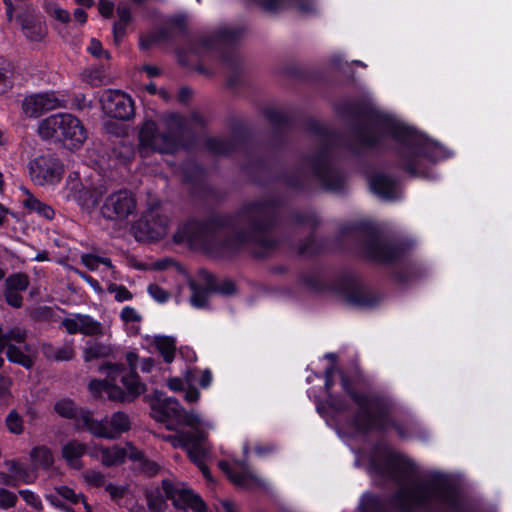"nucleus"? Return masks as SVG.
<instances>
[{
	"instance_id": "1",
	"label": "nucleus",
	"mask_w": 512,
	"mask_h": 512,
	"mask_svg": "<svg viewBox=\"0 0 512 512\" xmlns=\"http://www.w3.org/2000/svg\"><path fill=\"white\" fill-rule=\"evenodd\" d=\"M372 134L363 139L364 144L374 146L387 136L393 138L401 146L400 153L406 169L414 174L423 175L419 166L426 161L437 162L451 155L446 148L406 125L395 115H382Z\"/></svg>"
},
{
	"instance_id": "2",
	"label": "nucleus",
	"mask_w": 512,
	"mask_h": 512,
	"mask_svg": "<svg viewBox=\"0 0 512 512\" xmlns=\"http://www.w3.org/2000/svg\"><path fill=\"white\" fill-rule=\"evenodd\" d=\"M371 476H382L395 480H405L395 496V506L403 512H411L431 500L443 501L446 491L434 484L410 481L414 464L406 457L389 449L379 450L368 467Z\"/></svg>"
},
{
	"instance_id": "3",
	"label": "nucleus",
	"mask_w": 512,
	"mask_h": 512,
	"mask_svg": "<svg viewBox=\"0 0 512 512\" xmlns=\"http://www.w3.org/2000/svg\"><path fill=\"white\" fill-rule=\"evenodd\" d=\"M100 372L105 375V379L92 380L89 383V390L95 396L130 402L146 390L136 371H128L123 366L108 363L100 368Z\"/></svg>"
},
{
	"instance_id": "4",
	"label": "nucleus",
	"mask_w": 512,
	"mask_h": 512,
	"mask_svg": "<svg viewBox=\"0 0 512 512\" xmlns=\"http://www.w3.org/2000/svg\"><path fill=\"white\" fill-rule=\"evenodd\" d=\"M183 425L189 427L192 432L168 436L165 440L175 448L187 449L189 458L199 467L203 476L211 480L210 472L204 464L208 451L200 444L206 440L209 431L215 428L213 421L197 412H191L183 416Z\"/></svg>"
},
{
	"instance_id": "5",
	"label": "nucleus",
	"mask_w": 512,
	"mask_h": 512,
	"mask_svg": "<svg viewBox=\"0 0 512 512\" xmlns=\"http://www.w3.org/2000/svg\"><path fill=\"white\" fill-rule=\"evenodd\" d=\"M38 133L43 139L57 138L71 149H79L88 138V132L76 116L70 113L53 114L38 125Z\"/></svg>"
},
{
	"instance_id": "6",
	"label": "nucleus",
	"mask_w": 512,
	"mask_h": 512,
	"mask_svg": "<svg viewBox=\"0 0 512 512\" xmlns=\"http://www.w3.org/2000/svg\"><path fill=\"white\" fill-rule=\"evenodd\" d=\"M343 389L350 395L358 407L356 419L358 429L368 431L374 428L385 429L389 426V405L381 398L355 393L346 378H342Z\"/></svg>"
},
{
	"instance_id": "7",
	"label": "nucleus",
	"mask_w": 512,
	"mask_h": 512,
	"mask_svg": "<svg viewBox=\"0 0 512 512\" xmlns=\"http://www.w3.org/2000/svg\"><path fill=\"white\" fill-rule=\"evenodd\" d=\"M79 420L94 436L105 439H116L131 427L128 415L123 412H116L103 420H95L90 411H81Z\"/></svg>"
},
{
	"instance_id": "8",
	"label": "nucleus",
	"mask_w": 512,
	"mask_h": 512,
	"mask_svg": "<svg viewBox=\"0 0 512 512\" xmlns=\"http://www.w3.org/2000/svg\"><path fill=\"white\" fill-rule=\"evenodd\" d=\"M26 332L20 327H14L7 331L0 325V354L6 351L10 362L22 365L25 368L33 366V358L30 348L25 344Z\"/></svg>"
},
{
	"instance_id": "9",
	"label": "nucleus",
	"mask_w": 512,
	"mask_h": 512,
	"mask_svg": "<svg viewBox=\"0 0 512 512\" xmlns=\"http://www.w3.org/2000/svg\"><path fill=\"white\" fill-rule=\"evenodd\" d=\"M178 147L174 135H164L157 132L153 121H146L139 133V152L141 156H148L152 152L173 153Z\"/></svg>"
},
{
	"instance_id": "10",
	"label": "nucleus",
	"mask_w": 512,
	"mask_h": 512,
	"mask_svg": "<svg viewBox=\"0 0 512 512\" xmlns=\"http://www.w3.org/2000/svg\"><path fill=\"white\" fill-rule=\"evenodd\" d=\"M136 210V200L128 190H118L109 194L101 207V214L108 220L121 221Z\"/></svg>"
},
{
	"instance_id": "11",
	"label": "nucleus",
	"mask_w": 512,
	"mask_h": 512,
	"mask_svg": "<svg viewBox=\"0 0 512 512\" xmlns=\"http://www.w3.org/2000/svg\"><path fill=\"white\" fill-rule=\"evenodd\" d=\"M163 491L173 505L178 509H191L194 512H204L206 505L199 495L195 494L185 484L180 482H171L164 480L162 483Z\"/></svg>"
},
{
	"instance_id": "12",
	"label": "nucleus",
	"mask_w": 512,
	"mask_h": 512,
	"mask_svg": "<svg viewBox=\"0 0 512 512\" xmlns=\"http://www.w3.org/2000/svg\"><path fill=\"white\" fill-rule=\"evenodd\" d=\"M102 110L110 117L128 120L134 115L132 98L119 90H106L100 97Z\"/></svg>"
},
{
	"instance_id": "13",
	"label": "nucleus",
	"mask_w": 512,
	"mask_h": 512,
	"mask_svg": "<svg viewBox=\"0 0 512 512\" xmlns=\"http://www.w3.org/2000/svg\"><path fill=\"white\" fill-rule=\"evenodd\" d=\"M28 169L31 180L40 186L56 184L62 176V167L59 162L47 156H40L30 161Z\"/></svg>"
},
{
	"instance_id": "14",
	"label": "nucleus",
	"mask_w": 512,
	"mask_h": 512,
	"mask_svg": "<svg viewBox=\"0 0 512 512\" xmlns=\"http://www.w3.org/2000/svg\"><path fill=\"white\" fill-rule=\"evenodd\" d=\"M65 99L59 97L55 92H44L28 95L22 102V110L29 118H37L42 113L63 107Z\"/></svg>"
},
{
	"instance_id": "15",
	"label": "nucleus",
	"mask_w": 512,
	"mask_h": 512,
	"mask_svg": "<svg viewBox=\"0 0 512 512\" xmlns=\"http://www.w3.org/2000/svg\"><path fill=\"white\" fill-rule=\"evenodd\" d=\"M93 457H100L101 462L106 467L116 466L124 462L126 457L133 461L143 459V453L136 449L131 443H126L125 447L114 445L109 448L97 447L90 452Z\"/></svg>"
},
{
	"instance_id": "16",
	"label": "nucleus",
	"mask_w": 512,
	"mask_h": 512,
	"mask_svg": "<svg viewBox=\"0 0 512 512\" xmlns=\"http://www.w3.org/2000/svg\"><path fill=\"white\" fill-rule=\"evenodd\" d=\"M219 467L237 486L246 489H255L264 485V482L253 474L246 464L241 461H235L232 464L226 461H221L219 462Z\"/></svg>"
},
{
	"instance_id": "17",
	"label": "nucleus",
	"mask_w": 512,
	"mask_h": 512,
	"mask_svg": "<svg viewBox=\"0 0 512 512\" xmlns=\"http://www.w3.org/2000/svg\"><path fill=\"white\" fill-rule=\"evenodd\" d=\"M64 194L67 199L75 200L87 209L94 208L98 203V197L83 187L79 174L76 172L68 176Z\"/></svg>"
},
{
	"instance_id": "18",
	"label": "nucleus",
	"mask_w": 512,
	"mask_h": 512,
	"mask_svg": "<svg viewBox=\"0 0 512 512\" xmlns=\"http://www.w3.org/2000/svg\"><path fill=\"white\" fill-rule=\"evenodd\" d=\"M191 412L192 411H185L180 403L175 398L171 397L157 399L152 406V416L159 422H165L169 419H173L183 425V416L185 413Z\"/></svg>"
},
{
	"instance_id": "19",
	"label": "nucleus",
	"mask_w": 512,
	"mask_h": 512,
	"mask_svg": "<svg viewBox=\"0 0 512 512\" xmlns=\"http://www.w3.org/2000/svg\"><path fill=\"white\" fill-rule=\"evenodd\" d=\"M69 334L81 333L84 335H97L101 333V324L91 316L85 314H73L62 321Z\"/></svg>"
},
{
	"instance_id": "20",
	"label": "nucleus",
	"mask_w": 512,
	"mask_h": 512,
	"mask_svg": "<svg viewBox=\"0 0 512 512\" xmlns=\"http://www.w3.org/2000/svg\"><path fill=\"white\" fill-rule=\"evenodd\" d=\"M193 294L191 296V304L196 308H205L208 299L216 294L231 295L235 292V285L231 281H224L220 285L212 289L199 290L194 284H191Z\"/></svg>"
},
{
	"instance_id": "21",
	"label": "nucleus",
	"mask_w": 512,
	"mask_h": 512,
	"mask_svg": "<svg viewBox=\"0 0 512 512\" xmlns=\"http://www.w3.org/2000/svg\"><path fill=\"white\" fill-rule=\"evenodd\" d=\"M21 30L26 39L32 42H40L47 35V26L44 21L25 15L20 18Z\"/></svg>"
},
{
	"instance_id": "22",
	"label": "nucleus",
	"mask_w": 512,
	"mask_h": 512,
	"mask_svg": "<svg viewBox=\"0 0 512 512\" xmlns=\"http://www.w3.org/2000/svg\"><path fill=\"white\" fill-rule=\"evenodd\" d=\"M20 191L22 192L21 203L24 208H26L29 212H34L38 216L46 219L52 220L55 216L54 209L37 199L27 188L21 187Z\"/></svg>"
},
{
	"instance_id": "23",
	"label": "nucleus",
	"mask_w": 512,
	"mask_h": 512,
	"mask_svg": "<svg viewBox=\"0 0 512 512\" xmlns=\"http://www.w3.org/2000/svg\"><path fill=\"white\" fill-rule=\"evenodd\" d=\"M372 192L379 197L391 200L397 196V185L394 180L383 174H374L369 178Z\"/></svg>"
},
{
	"instance_id": "24",
	"label": "nucleus",
	"mask_w": 512,
	"mask_h": 512,
	"mask_svg": "<svg viewBox=\"0 0 512 512\" xmlns=\"http://www.w3.org/2000/svg\"><path fill=\"white\" fill-rule=\"evenodd\" d=\"M372 192L379 197L391 200L397 196V185L394 180L383 174H374L369 178Z\"/></svg>"
},
{
	"instance_id": "25",
	"label": "nucleus",
	"mask_w": 512,
	"mask_h": 512,
	"mask_svg": "<svg viewBox=\"0 0 512 512\" xmlns=\"http://www.w3.org/2000/svg\"><path fill=\"white\" fill-rule=\"evenodd\" d=\"M9 474L0 472V484L2 485H16L18 481L24 483H31L35 479L34 475L28 474L22 464L18 462H7Z\"/></svg>"
},
{
	"instance_id": "26",
	"label": "nucleus",
	"mask_w": 512,
	"mask_h": 512,
	"mask_svg": "<svg viewBox=\"0 0 512 512\" xmlns=\"http://www.w3.org/2000/svg\"><path fill=\"white\" fill-rule=\"evenodd\" d=\"M152 348L161 354L166 363H171L174 359L176 342L170 336H153L147 339Z\"/></svg>"
},
{
	"instance_id": "27",
	"label": "nucleus",
	"mask_w": 512,
	"mask_h": 512,
	"mask_svg": "<svg viewBox=\"0 0 512 512\" xmlns=\"http://www.w3.org/2000/svg\"><path fill=\"white\" fill-rule=\"evenodd\" d=\"M86 446L78 441H69L62 447V456L72 468H81L80 458L86 452Z\"/></svg>"
},
{
	"instance_id": "28",
	"label": "nucleus",
	"mask_w": 512,
	"mask_h": 512,
	"mask_svg": "<svg viewBox=\"0 0 512 512\" xmlns=\"http://www.w3.org/2000/svg\"><path fill=\"white\" fill-rule=\"evenodd\" d=\"M106 491L109 493L110 498L119 506L125 507L129 510L134 508V495L127 487L108 484L106 486Z\"/></svg>"
},
{
	"instance_id": "29",
	"label": "nucleus",
	"mask_w": 512,
	"mask_h": 512,
	"mask_svg": "<svg viewBox=\"0 0 512 512\" xmlns=\"http://www.w3.org/2000/svg\"><path fill=\"white\" fill-rule=\"evenodd\" d=\"M30 459L34 466L41 468H49L53 464V455L51 450L46 446H36L30 452Z\"/></svg>"
},
{
	"instance_id": "30",
	"label": "nucleus",
	"mask_w": 512,
	"mask_h": 512,
	"mask_svg": "<svg viewBox=\"0 0 512 512\" xmlns=\"http://www.w3.org/2000/svg\"><path fill=\"white\" fill-rule=\"evenodd\" d=\"M117 15L118 21L114 24L113 27V34L116 42H118L119 39L124 35L125 29L130 22L131 13L129 7L124 4L119 5L117 7Z\"/></svg>"
},
{
	"instance_id": "31",
	"label": "nucleus",
	"mask_w": 512,
	"mask_h": 512,
	"mask_svg": "<svg viewBox=\"0 0 512 512\" xmlns=\"http://www.w3.org/2000/svg\"><path fill=\"white\" fill-rule=\"evenodd\" d=\"M120 318L131 333H137L140 330L142 317L133 307L125 306L120 313Z\"/></svg>"
},
{
	"instance_id": "32",
	"label": "nucleus",
	"mask_w": 512,
	"mask_h": 512,
	"mask_svg": "<svg viewBox=\"0 0 512 512\" xmlns=\"http://www.w3.org/2000/svg\"><path fill=\"white\" fill-rule=\"evenodd\" d=\"M147 226V236L150 239L156 240L166 235L167 233V224L168 220L164 216L157 215V219H153V222H150V219H146Z\"/></svg>"
},
{
	"instance_id": "33",
	"label": "nucleus",
	"mask_w": 512,
	"mask_h": 512,
	"mask_svg": "<svg viewBox=\"0 0 512 512\" xmlns=\"http://www.w3.org/2000/svg\"><path fill=\"white\" fill-rule=\"evenodd\" d=\"M199 379L200 386L207 388L212 382V375L209 370H188L185 373V382L187 386H192Z\"/></svg>"
},
{
	"instance_id": "34",
	"label": "nucleus",
	"mask_w": 512,
	"mask_h": 512,
	"mask_svg": "<svg viewBox=\"0 0 512 512\" xmlns=\"http://www.w3.org/2000/svg\"><path fill=\"white\" fill-rule=\"evenodd\" d=\"M395 251L396 249L391 246L374 243L370 248L369 256L373 259L386 262L391 261L395 257Z\"/></svg>"
},
{
	"instance_id": "35",
	"label": "nucleus",
	"mask_w": 512,
	"mask_h": 512,
	"mask_svg": "<svg viewBox=\"0 0 512 512\" xmlns=\"http://www.w3.org/2000/svg\"><path fill=\"white\" fill-rule=\"evenodd\" d=\"M81 261L90 270H97L100 266H103L105 271L113 273L114 267L108 258H100L92 254H85L82 255Z\"/></svg>"
},
{
	"instance_id": "36",
	"label": "nucleus",
	"mask_w": 512,
	"mask_h": 512,
	"mask_svg": "<svg viewBox=\"0 0 512 512\" xmlns=\"http://www.w3.org/2000/svg\"><path fill=\"white\" fill-rule=\"evenodd\" d=\"M347 301L355 306L359 307H369L374 304V301L369 297L367 292L361 288H355L353 289L348 295H347Z\"/></svg>"
},
{
	"instance_id": "37",
	"label": "nucleus",
	"mask_w": 512,
	"mask_h": 512,
	"mask_svg": "<svg viewBox=\"0 0 512 512\" xmlns=\"http://www.w3.org/2000/svg\"><path fill=\"white\" fill-rule=\"evenodd\" d=\"M5 284L7 290L21 292L28 288L29 281L26 275L18 273L8 277Z\"/></svg>"
},
{
	"instance_id": "38",
	"label": "nucleus",
	"mask_w": 512,
	"mask_h": 512,
	"mask_svg": "<svg viewBox=\"0 0 512 512\" xmlns=\"http://www.w3.org/2000/svg\"><path fill=\"white\" fill-rule=\"evenodd\" d=\"M56 492L62 498L68 500L69 502L76 504L82 501L87 512H90L88 504L83 500V496L81 493H76L73 489L67 486H60L56 488Z\"/></svg>"
},
{
	"instance_id": "39",
	"label": "nucleus",
	"mask_w": 512,
	"mask_h": 512,
	"mask_svg": "<svg viewBox=\"0 0 512 512\" xmlns=\"http://www.w3.org/2000/svg\"><path fill=\"white\" fill-rule=\"evenodd\" d=\"M54 409L57 414L66 418H73L77 415V409L70 399H61L55 403Z\"/></svg>"
},
{
	"instance_id": "40",
	"label": "nucleus",
	"mask_w": 512,
	"mask_h": 512,
	"mask_svg": "<svg viewBox=\"0 0 512 512\" xmlns=\"http://www.w3.org/2000/svg\"><path fill=\"white\" fill-rule=\"evenodd\" d=\"M109 349L100 343H88L84 349V360L90 361L94 358L106 356Z\"/></svg>"
},
{
	"instance_id": "41",
	"label": "nucleus",
	"mask_w": 512,
	"mask_h": 512,
	"mask_svg": "<svg viewBox=\"0 0 512 512\" xmlns=\"http://www.w3.org/2000/svg\"><path fill=\"white\" fill-rule=\"evenodd\" d=\"M7 429L13 434H21L24 430L23 420L16 411H11L6 417Z\"/></svg>"
},
{
	"instance_id": "42",
	"label": "nucleus",
	"mask_w": 512,
	"mask_h": 512,
	"mask_svg": "<svg viewBox=\"0 0 512 512\" xmlns=\"http://www.w3.org/2000/svg\"><path fill=\"white\" fill-rule=\"evenodd\" d=\"M378 499L370 494H365L360 502L361 512H377L378 511Z\"/></svg>"
},
{
	"instance_id": "43",
	"label": "nucleus",
	"mask_w": 512,
	"mask_h": 512,
	"mask_svg": "<svg viewBox=\"0 0 512 512\" xmlns=\"http://www.w3.org/2000/svg\"><path fill=\"white\" fill-rule=\"evenodd\" d=\"M47 13L62 23H68L70 20V14L67 10L61 8L56 4H52L47 8Z\"/></svg>"
},
{
	"instance_id": "44",
	"label": "nucleus",
	"mask_w": 512,
	"mask_h": 512,
	"mask_svg": "<svg viewBox=\"0 0 512 512\" xmlns=\"http://www.w3.org/2000/svg\"><path fill=\"white\" fill-rule=\"evenodd\" d=\"M51 356L58 361H67L74 357V350L71 344H65L56 349Z\"/></svg>"
},
{
	"instance_id": "45",
	"label": "nucleus",
	"mask_w": 512,
	"mask_h": 512,
	"mask_svg": "<svg viewBox=\"0 0 512 512\" xmlns=\"http://www.w3.org/2000/svg\"><path fill=\"white\" fill-rule=\"evenodd\" d=\"M19 493L21 497L24 499V501L32 508H34L35 510L42 509V503L37 494L30 490H21Z\"/></svg>"
},
{
	"instance_id": "46",
	"label": "nucleus",
	"mask_w": 512,
	"mask_h": 512,
	"mask_svg": "<svg viewBox=\"0 0 512 512\" xmlns=\"http://www.w3.org/2000/svg\"><path fill=\"white\" fill-rule=\"evenodd\" d=\"M149 295L157 302H166L169 298V294L157 284H150L148 286Z\"/></svg>"
},
{
	"instance_id": "47",
	"label": "nucleus",
	"mask_w": 512,
	"mask_h": 512,
	"mask_svg": "<svg viewBox=\"0 0 512 512\" xmlns=\"http://www.w3.org/2000/svg\"><path fill=\"white\" fill-rule=\"evenodd\" d=\"M12 380L9 377L0 375V400L7 401L11 398Z\"/></svg>"
},
{
	"instance_id": "48",
	"label": "nucleus",
	"mask_w": 512,
	"mask_h": 512,
	"mask_svg": "<svg viewBox=\"0 0 512 512\" xmlns=\"http://www.w3.org/2000/svg\"><path fill=\"white\" fill-rule=\"evenodd\" d=\"M109 290L114 293V298L118 302L129 301L132 299L130 291L123 286H111Z\"/></svg>"
},
{
	"instance_id": "49",
	"label": "nucleus",
	"mask_w": 512,
	"mask_h": 512,
	"mask_svg": "<svg viewBox=\"0 0 512 512\" xmlns=\"http://www.w3.org/2000/svg\"><path fill=\"white\" fill-rule=\"evenodd\" d=\"M86 483L92 486H101L104 484V475L98 471H88L84 474Z\"/></svg>"
},
{
	"instance_id": "50",
	"label": "nucleus",
	"mask_w": 512,
	"mask_h": 512,
	"mask_svg": "<svg viewBox=\"0 0 512 512\" xmlns=\"http://www.w3.org/2000/svg\"><path fill=\"white\" fill-rule=\"evenodd\" d=\"M17 497L14 493L0 489V507L9 508L15 504Z\"/></svg>"
},
{
	"instance_id": "51",
	"label": "nucleus",
	"mask_w": 512,
	"mask_h": 512,
	"mask_svg": "<svg viewBox=\"0 0 512 512\" xmlns=\"http://www.w3.org/2000/svg\"><path fill=\"white\" fill-rule=\"evenodd\" d=\"M5 297L8 304L15 308H19L22 305L23 299L19 292L5 289Z\"/></svg>"
},
{
	"instance_id": "52",
	"label": "nucleus",
	"mask_w": 512,
	"mask_h": 512,
	"mask_svg": "<svg viewBox=\"0 0 512 512\" xmlns=\"http://www.w3.org/2000/svg\"><path fill=\"white\" fill-rule=\"evenodd\" d=\"M184 384H186L185 379L182 380L178 377H173L167 380V386L171 391L178 392L183 390Z\"/></svg>"
},
{
	"instance_id": "53",
	"label": "nucleus",
	"mask_w": 512,
	"mask_h": 512,
	"mask_svg": "<svg viewBox=\"0 0 512 512\" xmlns=\"http://www.w3.org/2000/svg\"><path fill=\"white\" fill-rule=\"evenodd\" d=\"M98 9L101 15L104 17H110L113 11V4L108 0H100Z\"/></svg>"
},
{
	"instance_id": "54",
	"label": "nucleus",
	"mask_w": 512,
	"mask_h": 512,
	"mask_svg": "<svg viewBox=\"0 0 512 512\" xmlns=\"http://www.w3.org/2000/svg\"><path fill=\"white\" fill-rule=\"evenodd\" d=\"M87 49H88V52L91 53L95 57H101V55L103 53L102 45L96 39H92L90 41V44Z\"/></svg>"
},
{
	"instance_id": "55",
	"label": "nucleus",
	"mask_w": 512,
	"mask_h": 512,
	"mask_svg": "<svg viewBox=\"0 0 512 512\" xmlns=\"http://www.w3.org/2000/svg\"><path fill=\"white\" fill-rule=\"evenodd\" d=\"M184 398L187 402H196L200 398V392L196 388H194L193 385L188 386Z\"/></svg>"
},
{
	"instance_id": "56",
	"label": "nucleus",
	"mask_w": 512,
	"mask_h": 512,
	"mask_svg": "<svg viewBox=\"0 0 512 512\" xmlns=\"http://www.w3.org/2000/svg\"><path fill=\"white\" fill-rule=\"evenodd\" d=\"M126 361L129 365V371H135L138 365L139 356L134 351H129L126 353Z\"/></svg>"
},
{
	"instance_id": "57",
	"label": "nucleus",
	"mask_w": 512,
	"mask_h": 512,
	"mask_svg": "<svg viewBox=\"0 0 512 512\" xmlns=\"http://www.w3.org/2000/svg\"><path fill=\"white\" fill-rule=\"evenodd\" d=\"M10 73V64L4 59H0V81L5 80Z\"/></svg>"
},
{
	"instance_id": "58",
	"label": "nucleus",
	"mask_w": 512,
	"mask_h": 512,
	"mask_svg": "<svg viewBox=\"0 0 512 512\" xmlns=\"http://www.w3.org/2000/svg\"><path fill=\"white\" fill-rule=\"evenodd\" d=\"M191 226V224L184 226L183 231L180 230L177 234H175L174 240L176 242L190 241V235L186 232V230H189Z\"/></svg>"
},
{
	"instance_id": "59",
	"label": "nucleus",
	"mask_w": 512,
	"mask_h": 512,
	"mask_svg": "<svg viewBox=\"0 0 512 512\" xmlns=\"http://www.w3.org/2000/svg\"><path fill=\"white\" fill-rule=\"evenodd\" d=\"M79 275L96 291V292H102V288L99 284V282L89 275H86L84 273H79Z\"/></svg>"
},
{
	"instance_id": "60",
	"label": "nucleus",
	"mask_w": 512,
	"mask_h": 512,
	"mask_svg": "<svg viewBox=\"0 0 512 512\" xmlns=\"http://www.w3.org/2000/svg\"><path fill=\"white\" fill-rule=\"evenodd\" d=\"M155 362L152 358H145L140 362L141 371L149 373L153 370Z\"/></svg>"
},
{
	"instance_id": "61",
	"label": "nucleus",
	"mask_w": 512,
	"mask_h": 512,
	"mask_svg": "<svg viewBox=\"0 0 512 512\" xmlns=\"http://www.w3.org/2000/svg\"><path fill=\"white\" fill-rule=\"evenodd\" d=\"M74 19L78 21L80 24H84L87 21V14L86 12L81 9L77 8L73 13Z\"/></svg>"
},
{
	"instance_id": "62",
	"label": "nucleus",
	"mask_w": 512,
	"mask_h": 512,
	"mask_svg": "<svg viewBox=\"0 0 512 512\" xmlns=\"http://www.w3.org/2000/svg\"><path fill=\"white\" fill-rule=\"evenodd\" d=\"M267 9L274 10L280 6L283 0H258Z\"/></svg>"
},
{
	"instance_id": "63",
	"label": "nucleus",
	"mask_w": 512,
	"mask_h": 512,
	"mask_svg": "<svg viewBox=\"0 0 512 512\" xmlns=\"http://www.w3.org/2000/svg\"><path fill=\"white\" fill-rule=\"evenodd\" d=\"M333 373H334V367H330L325 370V388L327 391H329L332 387Z\"/></svg>"
},
{
	"instance_id": "64",
	"label": "nucleus",
	"mask_w": 512,
	"mask_h": 512,
	"mask_svg": "<svg viewBox=\"0 0 512 512\" xmlns=\"http://www.w3.org/2000/svg\"><path fill=\"white\" fill-rule=\"evenodd\" d=\"M223 508L226 512H238L237 507L230 501H224Z\"/></svg>"
}]
</instances>
